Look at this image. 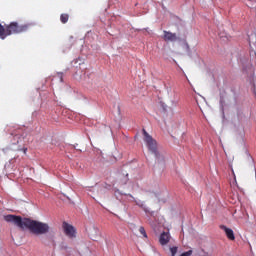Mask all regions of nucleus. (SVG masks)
Segmentation results:
<instances>
[{
  "instance_id": "1",
  "label": "nucleus",
  "mask_w": 256,
  "mask_h": 256,
  "mask_svg": "<svg viewBox=\"0 0 256 256\" xmlns=\"http://www.w3.org/2000/svg\"><path fill=\"white\" fill-rule=\"evenodd\" d=\"M5 221L7 223H13L16 225V227H19V229H29L31 233L34 235H47L49 233V224L39 222L37 220H32L29 218L22 219L21 216H15V215H6L4 217Z\"/></svg>"
},
{
  "instance_id": "2",
  "label": "nucleus",
  "mask_w": 256,
  "mask_h": 256,
  "mask_svg": "<svg viewBox=\"0 0 256 256\" xmlns=\"http://www.w3.org/2000/svg\"><path fill=\"white\" fill-rule=\"evenodd\" d=\"M28 30L29 24L19 25L17 22H11L5 26L0 24V39H7L10 35H19V33H25Z\"/></svg>"
},
{
  "instance_id": "3",
  "label": "nucleus",
  "mask_w": 256,
  "mask_h": 256,
  "mask_svg": "<svg viewBox=\"0 0 256 256\" xmlns=\"http://www.w3.org/2000/svg\"><path fill=\"white\" fill-rule=\"evenodd\" d=\"M142 133L144 137V143L146 144L150 153L155 155V157H159V150L157 149V140L153 139V136L150 135L145 129L142 130Z\"/></svg>"
},
{
  "instance_id": "4",
  "label": "nucleus",
  "mask_w": 256,
  "mask_h": 256,
  "mask_svg": "<svg viewBox=\"0 0 256 256\" xmlns=\"http://www.w3.org/2000/svg\"><path fill=\"white\" fill-rule=\"evenodd\" d=\"M62 227L65 235L69 237V239H75V237H77V230H75L73 225L67 222H63Z\"/></svg>"
},
{
  "instance_id": "5",
  "label": "nucleus",
  "mask_w": 256,
  "mask_h": 256,
  "mask_svg": "<svg viewBox=\"0 0 256 256\" xmlns=\"http://www.w3.org/2000/svg\"><path fill=\"white\" fill-rule=\"evenodd\" d=\"M220 229L222 231H224L227 239H229V241H235V232H233V229L231 228H227V226L225 225H220Z\"/></svg>"
},
{
  "instance_id": "6",
  "label": "nucleus",
  "mask_w": 256,
  "mask_h": 256,
  "mask_svg": "<svg viewBox=\"0 0 256 256\" xmlns=\"http://www.w3.org/2000/svg\"><path fill=\"white\" fill-rule=\"evenodd\" d=\"M163 33H164V36H163L164 41H167V42L177 41V34L173 32H169L167 30H164Z\"/></svg>"
},
{
  "instance_id": "7",
  "label": "nucleus",
  "mask_w": 256,
  "mask_h": 256,
  "mask_svg": "<svg viewBox=\"0 0 256 256\" xmlns=\"http://www.w3.org/2000/svg\"><path fill=\"white\" fill-rule=\"evenodd\" d=\"M171 239V236L169 235V232H163L160 235L159 242L161 245H167Z\"/></svg>"
},
{
  "instance_id": "8",
  "label": "nucleus",
  "mask_w": 256,
  "mask_h": 256,
  "mask_svg": "<svg viewBox=\"0 0 256 256\" xmlns=\"http://www.w3.org/2000/svg\"><path fill=\"white\" fill-rule=\"evenodd\" d=\"M125 195H126V197L131 198L130 201H131L132 203H136V205H137L138 207H140V208L143 209L144 211H147V208L145 207V203H144V202L137 201V199H135V197H133V195H131V194H125Z\"/></svg>"
},
{
  "instance_id": "9",
  "label": "nucleus",
  "mask_w": 256,
  "mask_h": 256,
  "mask_svg": "<svg viewBox=\"0 0 256 256\" xmlns=\"http://www.w3.org/2000/svg\"><path fill=\"white\" fill-rule=\"evenodd\" d=\"M60 21L63 24L67 23V21H69V14H61Z\"/></svg>"
},
{
  "instance_id": "10",
  "label": "nucleus",
  "mask_w": 256,
  "mask_h": 256,
  "mask_svg": "<svg viewBox=\"0 0 256 256\" xmlns=\"http://www.w3.org/2000/svg\"><path fill=\"white\" fill-rule=\"evenodd\" d=\"M177 251H178L177 246L171 247V248H170L171 256L177 255Z\"/></svg>"
},
{
  "instance_id": "11",
  "label": "nucleus",
  "mask_w": 256,
  "mask_h": 256,
  "mask_svg": "<svg viewBox=\"0 0 256 256\" xmlns=\"http://www.w3.org/2000/svg\"><path fill=\"white\" fill-rule=\"evenodd\" d=\"M139 232L141 235H143V237L147 238V232L145 231V227L141 226L139 228Z\"/></svg>"
},
{
  "instance_id": "12",
  "label": "nucleus",
  "mask_w": 256,
  "mask_h": 256,
  "mask_svg": "<svg viewBox=\"0 0 256 256\" xmlns=\"http://www.w3.org/2000/svg\"><path fill=\"white\" fill-rule=\"evenodd\" d=\"M58 77L60 78L61 83H63V73H58Z\"/></svg>"
},
{
  "instance_id": "13",
  "label": "nucleus",
  "mask_w": 256,
  "mask_h": 256,
  "mask_svg": "<svg viewBox=\"0 0 256 256\" xmlns=\"http://www.w3.org/2000/svg\"><path fill=\"white\" fill-rule=\"evenodd\" d=\"M24 153H27V148L24 149Z\"/></svg>"
}]
</instances>
